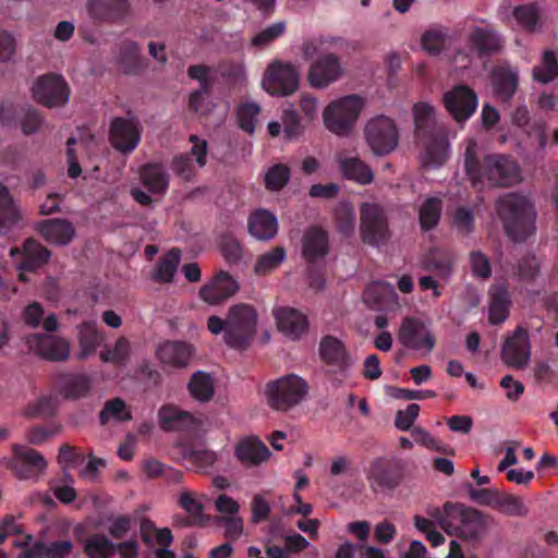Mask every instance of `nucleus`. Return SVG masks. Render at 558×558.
I'll return each mask as SVG.
<instances>
[{
  "mask_svg": "<svg viewBox=\"0 0 558 558\" xmlns=\"http://www.w3.org/2000/svg\"><path fill=\"white\" fill-rule=\"evenodd\" d=\"M464 166L472 185L481 186L486 179L493 185L508 186L521 181V169L518 162L505 155H487L483 165L476 159V143L468 142L464 154Z\"/></svg>",
  "mask_w": 558,
  "mask_h": 558,
  "instance_id": "1",
  "label": "nucleus"
},
{
  "mask_svg": "<svg viewBox=\"0 0 558 558\" xmlns=\"http://www.w3.org/2000/svg\"><path fill=\"white\" fill-rule=\"evenodd\" d=\"M257 313L250 304H235L228 311L226 319L211 315L207 328L213 335L223 332V341L233 349L246 348L256 335Z\"/></svg>",
  "mask_w": 558,
  "mask_h": 558,
  "instance_id": "2",
  "label": "nucleus"
},
{
  "mask_svg": "<svg viewBox=\"0 0 558 558\" xmlns=\"http://www.w3.org/2000/svg\"><path fill=\"white\" fill-rule=\"evenodd\" d=\"M497 211L513 241H523L534 232L535 211L524 196L512 193L501 196L497 202Z\"/></svg>",
  "mask_w": 558,
  "mask_h": 558,
  "instance_id": "3",
  "label": "nucleus"
},
{
  "mask_svg": "<svg viewBox=\"0 0 558 558\" xmlns=\"http://www.w3.org/2000/svg\"><path fill=\"white\" fill-rule=\"evenodd\" d=\"M436 514L438 525L449 535L477 541L486 533V519L477 510L446 505L444 510H436Z\"/></svg>",
  "mask_w": 558,
  "mask_h": 558,
  "instance_id": "4",
  "label": "nucleus"
},
{
  "mask_svg": "<svg viewBox=\"0 0 558 558\" xmlns=\"http://www.w3.org/2000/svg\"><path fill=\"white\" fill-rule=\"evenodd\" d=\"M307 381L296 375H282L265 387L267 404L275 411L287 412L300 405L308 396Z\"/></svg>",
  "mask_w": 558,
  "mask_h": 558,
  "instance_id": "5",
  "label": "nucleus"
},
{
  "mask_svg": "<svg viewBox=\"0 0 558 558\" xmlns=\"http://www.w3.org/2000/svg\"><path fill=\"white\" fill-rule=\"evenodd\" d=\"M365 104V99L355 94L331 100L323 110L324 125L336 135L350 134Z\"/></svg>",
  "mask_w": 558,
  "mask_h": 558,
  "instance_id": "6",
  "label": "nucleus"
},
{
  "mask_svg": "<svg viewBox=\"0 0 558 558\" xmlns=\"http://www.w3.org/2000/svg\"><path fill=\"white\" fill-rule=\"evenodd\" d=\"M466 38L470 51L468 53L458 51L452 59L457 69L466 68L475 54L482 56L499 51L504 44L500 34L486 21L471 24L466 32Z\"/></svg>",
  "mask_w": 558,
  "mask_h": 558,
  "instance_id": "7",
  "label": "nucleus"
},
{
  "mask_svg": "<svg viewBox=\"0 0 558 558\" xmlns=\"http://www.w3.org/2000/svg\"><path fill=\"white\" fill-rule=\"evenodd\" d=\"M260 86L270 96H291L299 89L300 71L290 61L275 59L267 65Z\"/></svg>",
  "mask_w": 558,
  "mask_h": 558,
  "instance_id": "8",
  "label": "nucleus"
},
{
  "mask_svg": "<svg viewBox=\"0 0 558 558\" xmlns=\"http://www.w3.org/2000/svg\"><path fill=\"white\" fill-rule=\"evenodd\" d=\"M364 138L375 156H386L397 148L399 130L392 118L377 114L366 121Z\"/></svg>",
  "mask_w": 558,
  "mask_h": 558,
  "instance_id": "9",
  "label": "nucleus"
},
{
  "mask_svg": "<svg viewBox=\"0 0 558 558\" xmlns=\"http://www.w3.org/2000/svg\"><path fill=\"white\" fill-rule=\"evenodd\" d=\"M2 462L20 480L37 481L47 469V461L39 451L21 444H13L12 457L4 458Z\"/></svg>",
  "mask_w": 558,
  "mask_h": 558,
  "instance_id": "10",
  "label": "nucleus"
},
{
  "mask_svg": "<svg viewBox=\"0 0 558 558\" xmlns=\"http://www.w3.org/2000/svg\"><path fill=\"white\" fill-rule=\"evenodd\" d=\"M398 338L405 348L425 353L432 352L436 343L429 324L416 317L403 319Z\"/></svg>",
  "mask_w": 558,
  "mask_h": 558,
  "instance_id": "11",
  "label": "nucleus"
},
{
  "mask_svg": "<svg viewBox=\"0 0 558 558\" xmlns=\"http://www.w3.org/2000/svg\"><path fill=\"white\" fill-rule=\"evenodd\" d=\"M340 58L331 52L324 53L313 60L307 71L308 84L317 89H324L343 76Z\"/></svg>",
  "mask_w": 558,
  "mask_h": 558,
  "instance_id": "12",
  "label": "nucleus"
},
{
  "mask_svg": "<svg viewBox=\"0 0 558 558\" xmlns=\"http://www.w3.org/2000/svg\"><path fill=\"white\" fill-rule=\"evenodd\" d=\"M33 97L47 107H59L68 102L69 87L62 76L47 74L38 77L32 86Z\"/></svg>",
  "mask_w": 558,
  "mask_h": 558,
  "instance_id": "13",
  "label": "nucleus"
},
{
  "mask_svg": "<svg viewBox=\"0 0 558 558\" xmlns=\"http://www.w3.org/2000/svg\"><path fill=\"white\" fill-rule=\"evenodd\" d=\"M362 240L371 245L383 243L388 233L384 209L374 203H364L361 207Z\"/></svg>",
  "mask_w": 558,
  "mask_h": 558,
  "instance_id": "14",
  "label": "nucleus"
},
{
  "mask_svg": "<svg viewBox=\"0 0 558 558\" xmlns=\"http://www.w3.org/2000/svg\"><path fill=\"white\" fill-rule=\"evenodd\" d=\"M190 142L192 144L190 154H181L172 161L173 172L184 180L193 178L206 165L208 150L207 142L196 135H191Z\"/></svg>",
  "mask_w": 558,
  "mask_h": 558,
  "instance_id": "15",
  "label": "nucleus"
},
{
  "mask_svg": "<svg viewBox=\"0 0 558 558\" xmlns=\"http://www.w3.org/2000/svg\"><path fill=\"white\" fill-rule=\"evenodd\" d=\"M445 108L458 122L468 120L476 110V94L466 85H457L442 97Z\"/></svg>",
  "mask_w": 558,
  "mask_h": 558,
  "instance_id": "16",
  "label": "nucleus"
},
{
  "mask_svg": "<svg viewBox=\"0 0 558 558\" xmlns=\"http://www.w3.org/2000/svg\"><path fill=\"white\" fill-rule=\"evenodd\" d=\"M140 122L135 118H117L111 122L110 142L121 153L133 151L141 142Z\"/></svg>",
  "mask_w": 558,
  "mask_h": 558,
  "instance_id": "17",
  "label": "nucleus"
},
{
  "mask_svg": "<svg viewBox=\"0 0 558 558\" xmlns=\"http://www.w3.org/2000/svg\"><path fill=\"white\" fill-rule=\"evenodd\" d=\"M239 290L238 281L226 271H220L198 292L199 299L208 305H220L234 295Z\"/></svg>",
  "mask_w": 558,
  "mask_h": 558,
  "instance_id": "18",
  "label": "nucleus"
},
{
  "mask_svg": "<svg viewBox=\"0 0 558 558\" xmlns=\"http://www.w3.org/2000/svg\"><path fill=\"white\" fill-rule=\"evenodd\" d=\"M29 351L50 361H64L70 355V343L63 338L34 333L26 338Z\"/></svg>",
  "mask_w": 558,
  "mask_h": 558,
  "instance_id": "19",
  "label": "nucleus"
},
{
  "mask_svg": "<svg viewBox=\"0 0 558 558\" xmlns=\"http://www.w3.org/2000/svg\"><path fill=\"white\" fill-rule=\"evenodd\" d=\"M501 357L510 367L522 369L527 366L531 350L527 332L523 328H517L513 335L506 339Z\"/></svg>",
  "mask_w": 558,
  "mask_h": 558,
  "instance_id": "20",
  "label": "nucleus"
},
{
  "mask_svg": "<svg viewBox=\"0 0 558 558\" xmlns=\"http://www.w3.org/2000/svg\"><path fill=\"white\" fill-rule=\"evenodd\" d=\"M422 144L421 163L424 168L441 167L450 156V146L444 132L430 133L420 140Z\"/></svg>",
  "mask_w": 558,
  "mask_h": 558,
  "instance_id": "21",
  "label": "nucleus"
},
{
  "mask_svg": "<svg viewBox=\"0 0 558 558\" xmlns=\"http://www.w3.org/2000/svg\"><path fill=\"white\" fill-rule=\"evenodd\" d=\"M363 300L375 311H397L401 307L395 287L387 282L376 281L367 286Z\"/></svg>",
  "mask_w": 558,
  "mask_h": 558,
  "instance_id": "22",
  "label": "nucleus"
},
{
  "mask_svg": "<svg viewBox=\"0 0 558 558\" xmlns=\"http://www.w3.org/2000/svg\"><path fill=\"white\" fill-rule=\"evenodd\" d=\"M10 255L13 258L22 257L17 269L20 271V279L23 281L26 280L25 272L35 271L50 258V252L33 239L24 242L22 251L17 247L11 248Z\"/></svg>",
  "mask_w": 558,
  "mask_h": 558,
  "instance_id": "23",
  "label": "nucleus"
},
{
  "mask_svg": "<svg viewBox=\"0 0 558 558\" xmlns=\"http://www.w3.org/2000/svg\"><path fill=\"white\" fill-rule=\"evenodd\" d=\"M274 317L280 332L291 340L302 338L308 328L307 317L299 310L284 306L274 310Z\"/></svg>",
  "mask_w": 558,
  "mask_h": 558,
  "instance_id": "24",
  "label": "nucleus"
},
{
  "mask_svg": "<svg viewBox=\"0 0 558 558\" xmlns=\"http://www.w3.org/2000/svg\"><path fill=\"white\" fill-rule=\"evenodd\" d=\"M114 62L122 73L137 74L143 68L141 46L134 40H122L114 51Z\"/></svg>",
  "mask_w": 558,
  "mask_h": 558,
  "instance_id": "25",
  "label": "nucleus"
},
{
  "mask_svg": "<svg viewBox=\"0 0 558 558\" xmlns=\"http://www.w3.org/2000/svg\"><path fill=\"white\" fill-rule=\"evenodd\" d=\"M268 133L271 137L282 136L284 141H294L303 133L301 119L292 105L282 110L281 122L270 121L267 124Z\"/></svg>",
  "mask_w": 558,
  "mask_h": 558,
  "instance_id": "26",
  "label": "nucleus"
},
{
  "mask_svg": "<svg viewBox=\"0 0 558 558\" xmlns=\"http://www.w3.org/2000/svg\"><path fill=\"white\" fill-rule=\"evenodd\" d=\"M319 353L326 363L340 369H348L355 362L354 357L347 351L343 342L333 336H326L322 339Z\"/></svg>",
  "mask_w": 558,
  "mask_h": 558,
  "instance_id": "27",
  "label": "nucleus"
},
{
  "mask_svg": "<svg viewBox=\"0 0 558 558\" xmlns=\"http://www.w3.org/2000/svg\"><path fill=\"white\" fill-rule=\"evenodd\" d=\"M157 359L165 366L186 367L193 355V348L180 341H167L157 349Z\"/></svg>",
  "mask_w": 558,
  "mask_h": 558,
  "instance_id": "28",
  "label": "nucleus"
},
{
  "mask_svg": "<svg viewBox=\"0 0 558 558\" xmlns=\"http://www.w3.org/2000/svg\"><path fill=\"white\" fill-rule=\"evenodd\" d=\"M341 175L361 185L371 184L374 180L372 168L355 156L338 155L336 158Z\"/></svg>",
  "mask_w": 558,
  "mask_h": 558,
  "instance_id": "29",
  "label": "nucleus"
},
{
  "mask_svg": "<svg viewBox=\"0 0 558 558\" xmlns=\"http://www.w3.org/2000/svg\"><path fill=\"white\" fill-rule=\"evenodd\" d=\"M234 454L245 465H259L271 456L267 446L255 436L240 440L235 447Z\"/></svg>",
  "mask_w": 558,
  "mask_h": 558,
  "instance_id": "30",
  "label": "nucleus"
},
{
  "mask_svg": "<svg viewBox=\"0 0 558 558\" xmlns=\"http://www.w3.org/2000/svg\"><path fill=\"white\" fill-rule=\"evenodd\" d=\"M159 424L165 430L192 428L201 425L202 420L190 412L173 405H165L158 412Z\"/></svg>",
  "mask_w": 558,
  "mask_h": 558,
  "instance_id": "31",
  "label": "nucleus"
},
{
  "mask_svg": "<svg viewBox=\"0 0 558 558\" xmlns=\"http://www.w3.org/2000/svg\"><path fill=\"white\" fill-rule=\"evenodd\" d=\"M247 227L254 239L267 241L277 234L278 220L272 213L266 209H257L250 215Z\"/></svg>",
  "mask_w": 558,
  "mask_h": 558,
  "instance_id": "32",
  "label": "nucleus"
},
{
  "mask_svg": "<svg viewBox=\"0 0 558 558\" xmlns=\"http://www.w3.org/2000/svg\"><path fill=\"white\" fill-rule=\"evenodd\" d=\"M329 251L327 233L320 228L308 229L302 240V253L306 260L316 263L325 258Z\"/></svg>",
  "mask_w": 558,
  "mask_h": 558,
  "instance_id": "33",
  "label": "nucleus"
},
{
  "mask_svg": "<svg viewBox=\"0 0 558 558\" xmlns=\"http://www.w3.org/2000/svg\"><path fill=\"white\" fill-rule=\"evenodd\" d=\"M519 72L508 64L500 65L493 72L494 92L502 101H509L518 87Z\"/></svg>",
  "mask_w": 558,
  "mask_h": 558,
  "instance_id": "34",
  "label": "nucleus"
},
{
  "mask_svg": "<svg viewBox=\"0 0 558 558\" xmlns=\"http://www.w3.org/2000/svg\"><path fill=\"white\" fill-rule=\"evenodd\" d=\"M40 235L49 243L66 245L74 236L73 226L61 219H50L38 225Z\"/></svg>",
  "mask_w": 558,
  "mask_h": 558,
  "instance_id": "35",
  "label": "nucleus"
},
{
  "mask_svg": "<svg viewBox=\"0 0 558 558\" xmlns=\"http://www.w3.org/2000/svg\"><path fill=\"white\" fill-rule=\"evenodd\" d=\"M21 211L8 189L0 183V233L8 234L20 227Z\"/></svg>",
  "mask_w": 558,
  "mask_h": 558,
  "instance_id": "36",
  "label": "nucleus"
},
{
  "mask_svg": "<svg viewBox=\"0 0 558 558\" xmlns=\"http://www.w3.org/2000/svg\"><path fill=\"white\" fill-rule=\"evenodd\" d=\"M104 340V335L95 322H84L77 326L78 357L86 359L95 353Z\"/></svg>",
  "mask_w": 558,
  "mask_h": 558,
  "instance_id": "37",
  "label": "nucleus"
},
{
  "mask_svg": "<svg viewBox=\"0 0 558 558\" xmlns=\"http://www.w3.org/2000/svg\"><path fill=\"white\" fill-rule=\"evenodd\" d=\"M415 132L418 140L429 136L430 133L444 132L441 129L436 128V110L425 101L417 102L413 107Z\"/></svg>",
  "mask_w": 558,
  "mask_h": 558,
  "instance_id": "38",
  "label": "nucleus"
},
{
  "mask_svg": "<svg viewBox=\"0 0 558 558\" xmlns=\"http://www.w3.org/2000/svg\"><path fill=\"white\" fill-rule=\"evenodd\" d=\"M128 0H88V14L96 20L119 19L128 11Z\"/></svg>",
  "mask_w": 558,
  "mask_h": 558,
  "instance_id": "39",
  "label": "nucleus"
},
{
  "mask_svg": "<svg viewBox=\"0 0 558 558\" xmlns=\"http://www.w3.org/2000/svg\"><path fill=\"white\" fill-rule=\"evenodd\" d=\"M143 185L154 195H162L168 190L169 177L159 165H146L141 170Z\"/></svg>",
  "mask_w": 558,
  "mask_h": 558,
  "instance_id": "40",
  "label": "nucleus"
},
{
  "mask_svg": "<svg viewBox=\"0 0 558 558\" xmlns=\"http://www.w3.org/2000/svg\"><path fill=\"white\" fill-rule=\"evenodd\" d=\"M489 320L500 324L508 317L509 295L507 288L499 283L490 289Z\"/></svg>",
  "mask_w": 558,
  "mask_h": 558,
  "instance_id": "41",
  "label": "nucleus"
},
{
  "mask_svg": "<svg viewBox=\"0 0 558 558\" xmlns=\"http://www.w3.org/2000/svg\"><path fill=\"white\" fill-rule=\"evenodd\" d=\"M187 389L190 395L198 402H208L215 393L214 378L208 373L196 372L192 375Z\"/></svg>",
  "mask_w": 558,
  "mask_h": 558,
  "instance_id": "42",
  "label": "nucleus"
},
{
  "mask_svg": "<svg viewBox=\"0 0 558 558\" xmlns=\"http://www.w3.org/2000/svg\"><path fill=\"white\" fill-rule=\"evenodd\" d=\"M453 259L450 254L441 250H434L423 259V268L435 272L439 278L448 280L451 276Z\"/></svg>",
  "mask_w": 558,
  "mask_h": 558,
  "instance_id": "43",
  "label": "nucleus"
},
{
  "mask_svg": "<svg viewBox=\"0 0 558 558\" xmlns=\"http://www.w3.org/2000/svg\"><path fill=\"white\" fill-rule=\"evenodd\" d=\"M141 535L143 542L149 547H169L173 541L172 533L169 529H157L149 520L142 522Z\"/></svg>",
  "mask_w": 558,
  "mask_h": 558,
  "instance_id": "44",
  "label": "nucleus"
},
{
  "mask_svg": "<svg viewBox=\"0 0 558 558\" xmlns=\"http://www.w3.org/2000/svg\"><path fill=\"white\" fill-rule=\"evenodd\" d=\"M543 11L539 3H527L517 7L513 16L523 28L532 32L541 27Z\"/></svg>",
  "mask_w": 558,
  "mask_h": 558,
  "instance_id": "45",
  "label": "nucleus"
},
{
  "mask_svg": "<svg viewBox=\"0 0 558 558\" xmlns=\"http://www.w3.org/2000/svg\"><path fill=\"white\" fill-rule=\"evenodd\" d=\"M88 558H107L116 551V544L104 534H93L84 541Z\"/></svg>",
  "mask_w": 558,
  "mask_h": 558,
  "instance_id": "46",
  "label": "nucleus"
},
{
  "mask_svg": "<svg viewBox=\"0 0 558 558\" xmlns=\"http://www.w3.org/2000/svg\"><path fill=\"white\" fill-rule=\"evenodd\" d=\"M24 322L32 326L37 327L40 323L46 331H56L59 324L54 314H49L44 318V310L39 303H32L26 306L23 313Z\"/></svg>",
  "mask_w": 558,
  "mask_h": 558,
  "instance_id": "47",
  "label": "nucleus"
},
{
  "mask_svg": "<svg viewBox=\"0 0 558 558\" xmlns=\"http://www.w3.org/2000/svg\"><path fill=\"white\" fill-rule=\"evenodd\" d=\"M132 353L130 341L121 337L112 347H107L100 352V359L106 363H113L118 366H124Z\"/></svg>",
  "mask_w": 558,
  "mask_h": 558,
  "instance_id": "48",
  "label": "nucleus"
},
{
  "mask_svg": "<svg viewBox=\"0 0 558 558\" xmlns=\"http://www.w3.org/2000/svg\"><path fill=\"white\" fill-rule=\"evenodd\" d=\"M59 386L66 398H78L88 391L90 383L86 375L69 374L61 376Z\"/></svg>",
  "mask_w": 558,
  "mask_h": 558,
  "instance_id": "49",
  "label": "nucleus"
},
{
  "mask_svg": "<svg viewBox=\"0 0 558 558\" xmlns=\"http://www.w3.org/2000/svg\"><path fill=\"white\" fill-rule=\"evenodd\" d=\"M207 500L205 494H198L189 489H182L178 496L179 506L191 517L202 519L204 506Z\"/></svg>",
  "mask_w": 558,
  "mask_h": 558,
  "instance_id": "50",
  "label": "nucleus"
},
{
  "mask_svg": "<svg viewBox=\"0 0 558 558\" xmlns=\"http://www.w3.org/2000/svg\"><path fill=\"white\" fill-rule=\"evenodd\" d=\"M557 75L558 61L556 54L551 50H545L539 64L533 69V78L539 83L546 84L551 82Z\"/></svg>",
  "mask_w": 558,
  "mask_h": 558,
  "instance_id": "51",
  "label": "nucleus"
},
{
  "mask_svg": "<svg viewBox=\"0 0 558 558\" xmlns=\"http://www.w3.org/2000/svg\"><path fill=\"white\" fill-rule=\"evenodd\" d=\"M286 259V251L278 246L258 256L254 264V272L257 276H266L276 270Z\"/></svg>",
  "mask_w": 558,
  "mask_h": 558,
  "instance_id": "52",
  "label": "nucleus"
},
{
  "mask_svg": "<svg viewBox=\"0 0 558 558\" xmlns=\"http://www.w3.org/2000/svg\"><path fill=\"white\" fill-rule=\"evenodd\" d=\"M441 215V201L437 197H429L423 202L418 209L420 225L423 230L433 229L439 222Z\"/></svg>",
  "mask_w": 558,
  "mask_h": 558,
  "instance_id": "53",
  "label": "nucleus"
},
{
  "mask_svg": "<svg viewBox=\"0 0 558 558\" xmlns=\"http://www.w3.org/2000/svg\"><path fill=\"white\" fill-rule=\"evenodd\" d=\"M180 263V252L171 250L166 253L155 267L154 278L159 282H170Z\"/></svg>",
  "mask_w": 558,
  "mask_h": 558,
  "instance_id": "54",
  "label": "nucleus"
},
{
  "mask_svg": "<svg viewBox=\"0 0 558 558\" xmlns=\"http://www.w3.org/2000/svg\"><path fill=\"white\" fill-rule=\"evenodd\" d=\"M449 36L439 27L427 29L422 36V47L429 54H438L447 46Z\"/></svg>",
  "mask_w": 558,
  "mask_h": 558,
  "instance_id": "55",
  "label": "nucleus"
},
{
  "mask_svg": "<svg viewBox=\"0 0 558 558\" xmlns=\"http://www.w3.org/2000/svg\"><path fill=\"white\" fill-rule=\"evenodd\" d=\"M131 418L130 410L125 402L120 398H114L105 403L102 411L100 412V421L102 424H107L111 421L122 422Z\"/></svg>",
  "mask_w": 558,
  "mask_h": 558,
  "instance_id": "56",
  "label": "nucleus"
},
{
  "mask_svg": "<svg viewBox=\"0 0 558 558\" xmlns=\"http://www.w3.org/2000/svg\"><path fill=\"white\" fill-rule=\"evenodd\" d=\"M290 179V169L281 163L274 165L265 173V186L269 191L281 190Z\"/></svg>",
  "mask_w": 558,
  "mask_h": 558,
  "instance_id": "57",
  "label": "nucleus"
},
{
  "mask_svg": "<svg viewBox=\"0 0 558 558\" xmlns=\"http://www.w3.org/2000/svg\"><path fill=\"white\" fill-rule=\"evenodd\" d=\"M259 111V106L253 101L241 105L238 109L240 128L247 133H253Z\"/></svg>",
  "mask_w": 558,
  "mask_h": 558,
  "instance_id": "58",
  "label": "nucleus"
},
{
  "mask_svg": "<svg viewBox=\"0 0 558 558\" xmlns=\"http://www.w3.org/2000/svg\"><path fill=\"white\" fill-rule=\"evenodd\" d=\"M337 228L343 235H351L355 229V211L348 203L339 205L336 211Z\"/></svg>",
  "mask_w": 558,
  "mask_h": 558,
  "instance_id": "59",
  "label": "nucleus"
},
{
  "mask_svg": "<svg viewBox=\"0 0 558 558\" xmlns=\"http://www.w3.org/2000/svg\"><path fill=\"white\" fill-rule=\"evenodd\" d=\"M286 32V23L284 22H276L262 31L260 33L256 34L252 40L251 44L254 47L257 48H265L269 46L272 41L281 37Z\"/></svg>",
  "mask_w": 558,
  "mask_h": 558,
  "instance_id": "60",
  "label": "nucleus"
},
{
  "mask_svg": "<svg viewBox=\"0 0 558 558\" xmlns=\"http://www.w3.org/2000/svg\"><path fill=\"white\" fill-rule=\"evenodd\" d=\"M496 509L508 515L523 517L527 513V508L522 499L511 495H499Z\"/></svg>",
  "mask_w": 558,
  "mask_h": 558,
  "instance_id": "61",
  "label": "nucleus"
},
{
  "mask_svg": "<svg viewBox=\"0 0 558 558\" xmlns=\"http://www.w3.org/2000/svg\"><path fill=\"white\" fill-rule=\"evenodd\" d=\"M367 478L373 486L381 488H392L397 484L380 461H376L369 466Z\"/></svg>",
  "mask_w": 558,
  "mask_h": 558,
  "instance_id": "62",
  "label": "nucleus"
},
{
  "mask_svg": "<svg viewBox=\"0 0 558 558\" xmlns=\"http://www.w3.org/2000/svg\"><path fill=\"white\" fill-rule=\"evenodd\" d=\"M13 545L21 548L19 558H45V544L33 541L32 536H25L22 541H14Z\"/></svg>",
  "mask_w": 558,
  "mask_h": 558,
  "instance_id": "63",
  "label": "nucleus"
},
{
  "mask_svg": "<svg viewBox=\"0 0 558 558\" xmlns=\"http://www.w3.org/2000/svg\"><path fill=\"white\" fill-rule=\"evenodd\" d=\"M336 44V39L332 37H316L305 40L301 45V52L305 60H312L314 57H319L322 48L325 45L331 46Z\"/></svg>",
  "mask_w": 558,
  "mask_h": 558,
  "instance_id": "64",
  "label": "nucleus"
}]
</instances>
